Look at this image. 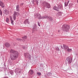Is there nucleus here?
<instances>
[{
	"mask_svg": "<svg viewBox=\"0 0 78 78\" xmlns=\"http://www.w3.org/2000/svg\"><path fill=\"white\" fill-rule=\"evenodd\" d=\"M40 19H48V16H43L42 17H41L40 18Z\"/></svg>",
	"mask_w": 78,
	"mask_h": 78,
	"instance_id": "obj_11",
	"label": "nucleus"
},
{
	"mask_svg": "<svg viewBox=\"0 0 78 78\" xmlns=\"http://www.w3.org/2000/svg\"><path fill=\"white\" fill-rule=\"evenodd\" d=\"M38 16H39V19H40V18H41V17H41V15H40V14H39Z\"/></svg>",
	"mask_w": 78,
	"mask_h": 78,
	"instance_id": "obj_25",
	"label": "nucleus"
},
{
	"mask_svg": "<svg viewBox=\"0 0 78 78\" xmlns=\"http://www.w3.org/2000/svg\"><path fill=\"white\" fill-rule=\"evenodd\" d=\"M20 15L19 13L18 12H14V14L13 15L12 18L14 20H16V15L19 16Z\"/></svg>",
	"mask_w": 78,
	"mask_h": 78,
	"instance_id": "obj_5",
	"label": "nucleus"
},
{
	"mask_svg": "<svg viewBox=\"0 0 78 78\" xmlns=\"http://www.w3.org/2000/svg\"><path fill=\"white\" fill-rule=\"evenodd\" d=\"M56 50L57 51H59V49H56Z\"/></svg>",
	"mask_w": 78,
	"mask_h": 78,
	"instance_id": "obj_30",
	"label": "nucleus"
},
{
	"mask_svg": "<svg viewBox=\"0 0 78 78\" xmlns=\"http://www.w3.org/2000/svg\"><path fill=\"white\" fill-rule=\"evenodd\" d=\"M23 47L24 48H25V47L24 46H23Z\"/></svg>",
	"mask_w": 78,
	"mask_h": 78,
	"instance_id": "obj_34",
	"label": "nucleus"
},
{
	"mask_svg": "<svg viewBox=\"0 0 78 78\" xmlns=\"http://www.w3.org/2000/svg\"><path fill=\"white\" fill-rule=\"evenodd\" d=\"M36 28V24H35L33 25V30H34V29H35V28Z\"/></svg>",
	"mask_w": 78,
	"mask_h": 78,
	"instance_id": "obj_17",
	"label": "nucleus"
},
{
	"mask_svg": "<svg viewBox=\"0 0 78 78\" xmlns=\"http://www.w3.org/2000/svg\"><path fill=\"white\" fill-rule=\"evenodd\" d=\"M68 51V52H69L70 51H72V49H68L67 50Z\"/></svg>",
	"mask_w": 78,
	"mask_h": 78,
	"instance_id": "obj_24",
	"label": "nucleus"
},
{
	"mask_svg": "<svg viewBox=\"0 0 78 78\" xmlns=\"http://www.w3.org/2000/svg\"><path fill=\"white\" fill-rule=\"evenodd\" d=\"M0 5L2 8H4L5 7V5L3 4V3L2 2H0Z\"/></svg>",
	"mask_w": 78,
	"mask_h": 78,
	"instance_id": "obj_12",
	"label": "nucleus"
},
{
	"mask_svg": "<svg viewBox=\"0 0 78 78\" xmlns=\"http://www.w3.org/2000/svg\"><path fill=\"white\" fill-rule=\"evenodd\" d=\"M17 41H22V39H20V38H17Z\"/></svg>",
	"mask_w": 78,
	"mask_h": 78,
	"instance_id": "obj_26",
	"label": "nucleus"
},
{
	"mask_svg": "<svg viewBox=\"0 0 78 78\" xmlns=\"http://www.w3.org/2000/svg\"><path fill=\"white\" fill-rule=\"evenodd\" d=\"M0 14L2 16V12H1Z\"/></svg>",
	"mask_w": 78,
	"mask_h": 78,
	"instance_id": "obj_29",
	"label": "nucleus"
},
{
	"mask_svg": "<svg viewBox=\"0 0 78 78\" xmlns=\"http://www.w3.org/2000/svg\"><path fill=\"white\" fill-rule=\"evenodd\" d=\"M58 9H61L62 8V5H60L58 6Z\"/></svg>",
	"mask_w": 78,
	"mask_h": 78,
	"instance_id": "obj_16",
	"label": "nucleus"
},
{
	"mask_svg": "<svg viewBox=\"0 0 78 78\" xmlns=\"http://www.w3.org/2000/svg\"><path fill=\"white\" fill-rule=\"evenodd\" d=\"M24 56L26 58H27L28 59H31V55L29 54V53H24Z\"/></svg>",
	"mask_w": 78,
	"mask_h": 78,
	"instance_id": "obj_6",
	"label": "nucleus"
},
{
	"mask_svg": "<svg viewBox=\"0 0 78 78\" xmlns=\"http://www.w3.org/2000/svg\"><path fill=\"white\" fill-rule=\"evenodd\" d=\"M63 46L64 49H69V46L66 44H63Z\"/></svg>",
	"mask_w": 78,
	"mask_h": 78,
	"instance_id": "obj_8",
	"label": "nucleus"
},
{
	"mask_svg": "<svg viewBox=\"0 0 78 78\" xmlns=\"http://www.w3.org/2000/svg\"><path fill=\"white\" fill-rule=\"evenodd\" d=\"M22 70L20 68H17L15 70V73H16L17 75V74H19L21 73V71Z\"/></svg>",
	"mask_w": 78,
	"mask_h": 78,
	"instance_id": "obj_3",
	"label": "nucleus"
},
{
	"mask_svg": "<svg viewBox=\"0 0 78 78\" xmlns=\"http://www.w3.org/2000/svg\"><path fill=\"white\" fill-rule=\"evenodd\" d=\"M66 60L67 61L68 64H71L73 61L72 58H71V57L69 56L66 58Z\"/></svg>",
	"mask_w": 78,
	"mask_h": 78,
	"instance_id": "obj_4",
	"label": "nucleus"
},
{
	"mask_svg": "<svg viewBox=\"0 0 78 78\" xmlns=\"http://www.w3.org/2000/svg\"><path fill=\"white\" fill-rule=\"evenodd\" d=\"M66 6H67V5Z\"/></svg>",
	"mask_w": 78,
	"mask_h": 78,
	"instance_id": "obj_37",
	"label": "nucleus"
},
{
	"mask_svg": "<svg viewBox=\"0 0 78 78\" xmlns=\"http://www.w3.org/2000/svg\"><path fill=\"white\" fill-rule=\"evenodd\" d=\"M37 74L39 76H40V75H41V73L37 72Z\"/></svg>",
	"mask_w": 78,
	"mask_h": 78,
	"instance_id": "obj_23",
	"label": "nucleus"
},
{
	"mask_svg": "<svg viewBox=\"0 0 78 78\" xmlns=\"http://www.w3.org/2000/svg\"><path fill=\"white\" fill-rule=\"evenodd\" d=\"M62 48V49H63V48Z\"/></svg>",
	"mask_w": 78,
	"mask_h": 78,
	"instance_id": "obj_36",
	"label": "nucleus"
},
{
	"mask_svg": "<svg viewBox=\"0 0 78 78\" xmlns=\"http://www.w3.org/2000/svg\"><path fill=\"white\" fill-rule=\"evenodd\" d=\"M22 78H24V77H23Z\"/></svg>",
	"mask_w": 78,
	"mask_h": 78,
	"instance_id": "obj_35",
	"label": "nucleus"
},
{
	"mask_svg": "<svg viewBox=\"0 0 78 78\" xmlns=\"http://www.w3.org/2000/svg\"><path fill=\"white\" fill-rule=\"evenodd\" d=\"M5 12L7 13V14H9V12L8 10H5Z\"/></svg>",
	"mask_w": 78,
	"mask_h": 78,
	"instance_id": "obj_27",
	"label": "nucleus"
},
{
	"mask_svg": "<svg viewBox=\"0 0 78 78\" xmlns=\"http://www.w3.org/2000/svg\"><path fill=\"white\" fill-rule=\"evenodd\" d=\"M9 18L11 21V23L12 25H14V23H13L14 21L12 20V17L11 16H10Z\"/></svg>",
	"mask_w": 78,
	"mask_h": 78,
	"instance_id": "obj_10",
	"label": "nucleus"
},
{
	"mask_svg": "<svg viewBox=\"0 0 78 78\" xmlns=\"http://www.w3.org/2000/svg\"><path fill=\"white\" fill-rule=\"evenodd\" d=\"M5 46L7 48H9L10 47H11V45L9 43H6L5 44Z\"/></svg>",
	"mask_w": 78,
	"mask_h": 78,
	"instance_id": "obj_7",
	"label": "nucleus"
},
{
	"mask_svg": "<svg viewBox=\"0 0 78 78\" xmlns=\"http://www.w3.org/2000/svg\"><path fill=\"white\" fill-rule=\"evenodd\" d=\"M16 10L17 11H18V12H19V5H17L16 7Z\"/></svg>",
	"mask_w": 78,
	"mask_h": 78,
	"instance_id": "obj_13",
	"label": "nucleus"
},
{
	"mask_svg": "<svg viewBox=\"0 0 78 78\" xmlns=\"http://www.w3.org/2000/svg\"><path fill=\"white\" fill-rule=\"evenodd\" d=\"M70 29V26L64 25L62 27V30L64 31L67 32L69 31Z\"/></svg>",
	"mask_w": 78,
	"mask_h": 78,
	"instance_id": "obj_2",
	"label": "nucleus"
},
{
	"mask_svg": "<svg viewBox=\"0 0 78 78\" xmlns=\"http://www.w3.org/2000/svg\"><path fill=\"white\" fill-rule=\"evenodd\" d=\"M53 9L54 10H56L57 11H59V9L56 7V6H54L53 8Z\"/></svg>",
	"mask_w": 78,
	"mask_h": 78,
	"instance_id": "obj_9",
	"label": "nucleus"
},
{
	"mask_svg": "<svg viewBox=\"0 0 78 78\" xmlns=\"http://www.w3.org/2000/svg\"><path fill=\"white\" fill-rule=\"evenodd\" d=\"M69 3V1H68V3Z\"/></svg>",
	"mask_w": 78,
	"mask_h": 78,
	"instance_id": "obj_33",
	"label": "nucleus"
},
{
	"mask_svg": "<svg viewBox=\"0 0 78 78\" xmlns=\"http://www.w3.org/2000/svg\"><path fill=\"white\" fill-rule=\"evenodd\" d=\"M22 38L23 39L25 40V39H26L27 38V36H24V37H23Z\"/></svg>",
	"mask_w": 78,
	"mask_h": 78,
	"instance_id": "obj_21",
	"label": "nucleus"
},
{
	"mask_svg": "<svg viewBox=\"0 0 78 78\" xmlns=\"http://www.w3.org/2000/svg\"><path fill=\"white\" fill-rule=\"evenodd\" d=\"M58 33H59V32H60V30H59L58 31Z\"/></svg>",
	"mask_w": 78,
	"mask_h": 78,
	"instance_id": "obj_31",
	"label": "nucleus"
},
{
	"mask_svg": "<svg viewBox=\"0 0 78 78\" xmlns=\"http://www.w3.org/2000/svg\"><path fill=\"white\" fill-rule=\"evenodd\" d=\"M10 53H12V55L10 56V58L12 60H15L18 58L19 53L17 51H14L13 49H11Z\"/></svg>",
	"mask_w": 78,
	"mask_h": 78,
	"instance_id": "obj_1",
	"label": "nucleus"
},
{
	"mask_svg": "<svg viewBox=\"0 0 78 78\" xmlns=\"http://www.w3.org/2000/svg\"><path fill=\"white\" fill-rule=\"evenodd\" d=\"M28 23V19L26 20L24 22V23Z\"/></svg>",
	"mask_w": 78,
	"mask_h": 78,
	"instance_id": "obj_18",
	"label": "nucleus"
},
{
	"mask_svg": "<svg viewBox=\"0 0 78 78\" xmlns=\"http://www.w3.org/2000/svg\"><path fill=\"white\" fill-rule=\"evenodd\" d=\"M48 18H49L50 20H52V18L51 17H48Z\"/></svg>",
	"mask_w": 78,
	"mask_h": 78,
	"instance_id": "obj_28",
	"label": "nucleus"
},
{
	"mask_svg": "<svg viewBox=\"0 0 78 78\" xmlns=\"http://www.w3.org/2000/svg\"><path fill=\"white\" fill-rule=\"evenodd\" d=\"M38 24L39 26H41V25H40L39 24Z\"/></svg>",
	"mask_w": 78,
	"mask_h": 78,
	"instance_id": "obj_32",
	"label": "nucleus"
},
{
	"mask_svg": "<svg viewBox=\"0 0 78 78\" xmlns=\"http://www.w3.org/2000/svg\"><path fill=\"white\" fill-rule=\"evenodd\" d=\"M5 21H6V22L8 23V22H9V18H7L5 20Z\"/></svg>",
	"mask_w": 78,
	"mask_h": 78,
	"instance_id": "obj_15",
	"label": "nucleus"
},
{
	"mask_svg": "<svg viewBox=\"0 0 78 78\" xmlns=\"http://www.w3.org/2000/svg\"><path fill=\"white\" fill-rule=\"evenodd\" d=\"M40 67L41 69H42V68H43V67H44L43 64H42V63L40 65Z\"/></svg>",
	"mask_w": 78,
	"mask_h": 78,
	"instance_id": "obj_19",
	"label": "nucleus"
},
{
	"mask_svg": "<svg viewBox=\"0 0 78 78\" xmlns=\"http://www.w3.org/2000/svg\"><path fill=\"white\" fill-rule=\"evenodd\" d=\"M46 6L48 8H50V5L48 3H47Z\"/></svg>",
	"mask_w": 78,
	"mask_h": 78,
	"instance_id": "obj_14",
	"label": "nucleus"
},
{
	"mask_svg": "<svg viewBox=\"0 0 78 78\" xmlns=\"http://www.w3.org/2000/svg\"><path fill=\"white\" fill-rule=\"evenodd\" d=\"M34 73V72H33V70H30V74L31 75H33Z\"/></svg>",
	"mask_w": 78,
	"mask_h": 78,
	"instance_id": "obj_22",
	"label": "nucleus"
},
{
	"mask_svg": "<svg viewBox=\"0 0 78 78\" xmlns=\"http://www.w3.org/2000/svg\"><path fill=\"white\" fill-rule=\"evenodd\" d=\"M10 73L12 75H14V72L11 71L10 72Z\"/></svg>",
	"mask_w": 78,
	"mask_h": 78,
	"instance_id": "obj_20",
	"label": "nucleus"
}]
</instances>
